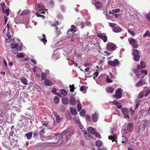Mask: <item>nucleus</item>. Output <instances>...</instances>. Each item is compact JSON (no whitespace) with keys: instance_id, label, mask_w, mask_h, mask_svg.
<instances>
[{"instance_id":"53","label":"nucleus","mask_w":150,"mask_h":150,"mask_svg":"<svg viewBox=\"0 0 150 150\" xmlns=\"http://www.w3.org/2000/svg\"><path fill=\"white\" fill-rule=\"evenodd\" d=\"M136 76L138 78H143L144 77L141 74H136Z\"/></svg>"},{"instance_id":"49","label":"nucleus","mask_w":150,"mask_h":150,"mask_svg":"<svg viewBox=\"0 0 150 150\" xmlns=\"http://www.w3.org/2000/svg\"><path fill=\"white\" fill-rule=\"evenodd\" d=\"M11 51L14 54H16L18 51L17 48L11 49Z\"/></svg>"},{"instance_id":"30","label":"nucleus","mask_w":150,"mask_h":150,"mask_svg":"<svg viewBox=\"0 0 150 150\" xmlns=\"http://www.w3.org/2000/svg\"><path fill=\"white\" fill-rule=\"evenodd\" d=\"M18 45L17 43H13L11 45V49L16 48L18 46Z\"/></svg>"},{"instance_id":"58","label":"nucleus","mask_w":150,"mask_h":150,"mask_svg":"<svg viewBox=\"0 0 150 150\" xmlns=\"http://www.w3.org/2000/svg\"><path fill=\"white\" fill-rule=\"evenodd\" d=\"M141 73L143 74H145V75H146L147 74V71L145 70H143L141 71Z\"/></svg>"},{"instance_id":"26","label":"nucleus","mask_w":150,"mask_h":150,"mask_svg":"<svg viewBox=\"0 0 150 150\" xmlns=\"http://www.w3.org/2000/svg\"><path fill=\"white\" fill-rule=\"evenodd\" d=\"M29 10H25L23 11L21 13V14L24 16L25 15H28L30 13Z\"/></svg>"},{"instance_id":"3","label":"nucleus","mask_w":150,"mask_h":150,"mask_svg":"<svg viewBox=\"0 0 150 150\" xmlns=\"http://www.w3.org/2000/svg\"><path fill=\"white\" fill-rule=\"evenodd\" d=\"M133 51L134 60L136 61H138L140 58V56L139 54V51L137 50H133Z\"/></svg>"},{"instance_id":"6","label":"nucleus","mask_w":150,"mask_h":150,"mask_svg":"<svg viewBox=\"0 0 150 150\" xmlns=\"http://www.w3.org/2000/svg\"><path fill=\"white\" fill-rule=\"evenodd\" d=\"M96 36L101 38L105 42H106L108 40L107 37L104 33L97 34L96 35Z\"/></svg>"},{"instance_id":"52","label":"nucleus","mask_w":150,"mask_h":150,"mask_svg":"<svg viewBox=\"0 0 150 150\" xmlns=\"http://www.w3.org/2000/svg\"><path fill=\"white\" fill-rule=\"evenodd\" d=\"M5 6V5L4 3L2 4L1 6L2 8V11L4 13H5V10L4 8V7Z\"/></svg>"},{"instance_id":"60","label":"nucleus","mask_w":150,"mask_h":150,"mask_svg":"<svg viewBox=\"0 0 150 150\" xmlns=\"http://www.w3.org/2000/svg\"><path fill=\"white\" fill-rule=\"evenodd\" d=\"M56 91H57V90L56 89V88H53V89H52V91H51V92H52V93H57L56 92Z\"/></svg>"},{"instance_id":"27","label":"nucleus","mask_w":150,"mask_h":150,"mask_svg":"<svg viewBox=\"0 0 150 150\" xmlns=\"http://www.w3.org/2000/svg\"><path fill=\"white\" fill-rule=\"evenodd\" d=\"M148 36L150 37V32L149 30H147L143 36V38H145Z\"/></svg>"},{"instance_id":"11","label":"nucleus","mask_w":150,"mask_h":150,"mask_svg":"<svg viewBox=\"0 0 150 150\" xmlns=\"http://www.w3.org/2000/svg\"><path fill=\"white\" fill-rule=\"evenodd\" d=\"M95 5L97 9H99L102 8V4L101 2L99 1H96Z\"/></svg>"},{"instance_id":"19","label":"nucleus","mask_w":150,"mask_h":150,"mask_svg":"<svg viewBox=\"0 0 150 150\" xmlns=\"http://www.w3.org/2000/svg\"><path fill=\"white\" fill-rule=\"evenodd\" d=\"M69 103L72 105H74L76 104V101L74 97H71Z\"/></svg>"},{"instance_id":"46","label":"nucleus","mask_w":150,"mask_h":150,"mask_svg":"<svg viewBox=\"0 0 150 150\" xmlns=\"http://www.w3.org/2000/svg\"><path fill=\"white\" fill-rule=\"evenodd\" d=\"M9 8H7V9H6L5 10V13L6 15L7 16H8L9 15Z\"/></svg>"},{"instance_id":"37","label":"nucleus","mask_w":150,"mask_h":150,"mask_svg":"<svg viewBox=\"0 0 150 150\" xmlns=\"http://www.w3.org/2000/svg\"><path fill=\"white\" fill-rule=\"evenodd\" d=\"M17 57L19 58H23L24 57V55L22 53H18L17 54Z\"/></svg>"},{"instance_id":"10","label":"nucleus","mask_w":150,"mask_h":150,"mask_svg":"<svg viewBox=\"0 0 150 150\" xmlns=\"http://www.w3.org/2000/svg\"><path fill=\"white\" fill-rule=\"evenodd\" d=\"M143 91L144 93H145L144 96L146 97L150 93V89L147 86L144 88Z\"/></svg>"},{"instance_id":"25","label":"nucleus","mask_w":150,"mask_h":150,"mask_svg":"<svg viewBox=\"0 0 150 150\" xmlns=\"http://www.w3.org/2000/svg\"><path fill=\"white\" fill-rule=\"evenodd\" d=\"M74 121L76 123H78L79 125V126H80L81 124V122L80 120L78 119V117H74Z\"/></svg>"},{"instance_id":"1","label":"nucleus","mask_w":150,"mask_h":150,"mask_svg":"<svg viewBox=\"0 0 150 150\" xmlns=\"http://www.w3.org/2000/svg\"><path fill=\"white\" fill-rule=\"evenodd\" d=\"M128 41L129 44L132 46L134 48H137L138 47V41L135 39L129 38L128 39Z\"/></svg>"},{"instance_id":"35","label":"nucleus","mask_w":150,"mask_h":150,"mask_svg":"<svg viewBox=\"0 0 150 150\" xmlns=\"http://www.w3.org/2000/svg\"><path fill=\"white\" fill-rule=\"evenodd\" d=\"M79 114L81 116H84L86 114L85 111L84 109H82L79 113Z\"/></svg>"},{"instance_id":"15","label":"nucleus","mask_w":150,"mask_h":150,"mask_svg":"<svg viewBox=\"0 0 150 150\" xmlns=\"http://www.w3.org/2000/svg\"><path fill=\"white\" fill-rule=\"evenodd\" d=\"M121 110L123 114L129 117V111L127 108H122Z\"/></svg>"},{"instance_id":"40","label":"nucleus","mask_w":150,"mask_h":150,"mask_svg":"<svg viewBox=\"0 0 150 150\" xmlns=\"http://www.w3.org/2000/svg\"><path fill=\"white\" fill-rule=\"evenodd\" d=\"M145 16L147 19L150 22V11L148 14L145 15Z\"/></svg>"},{"instance_id":"48","label":"nucleus","mask_w":150,"mask_h":150,"mask_svg":"<svg viewBox=\"0 0 150 150\" xmlns=\"http://www.w3.org/2000/svg\"><path fill=\"white\" fill-rule=\"evenodd\" d=\"M95 136L96 137H98L99 139L101 138V136L100 135V134L99 133L95 132Z\"/></svg>"},{"instance_id":"7","label":"nucleus","mask_w":150,"mask_h":150,"mask_svg":"<svg viewBox=\"0 0 150 150\" xmlns=\"http://www.w3.org/2000/svg\"><path fill=\"white\" fill-rule=\"evenodd\" d=\"M119 62L117 59H115L114 61H109L108 62V63L110 65L112 66H115L116 65H118Z\"/></svg>"},{"instance_id":"50","label":"nucleus","mask_w":150,"mask_h":150,"mask_svg":"<svg viewBox=\"0 0 150 150\" xmlns=\"http://www.w3.org/2000/svg\"><path fill=\"white\" fill-rule=\"evenodd\" d=\"M77 109L79 111L81 109L82 106L81 104H79L77 105Z\"/></svg>"},{"instance_id":"5","label":"nucleus","mask_w":150,"mask_h":150,"mask_svg":"<svg viewBox=\"0 0 150 150\" xmlns=\"http://www.w3.org/2000/svg\"><path fill=\"white\" fill-rule=\"evenodd\" d=\"M122 89L120 88L118 89L115 92V94L114 95L113 97L117 98H120L122 97V93L121 92Z\"/></svg>"},{"instance_id":"41","label":"nucleus","mask_w":150,"mask_h":150,"mask_svg":"<svg viewBox=\"0 0 150 150\" xmlns=\"http://www.w3.org/2000/svg\"><path fill=\"white\" fill-rule=\"evenodd\" d=\"M120 11V10L119 8H117L116 9H113L112 10V14L118 12H119Z\"/></svg>"},{"instance_id":"4","label":"nucleus","mask_w":150,"mask_h":150,"mask_svg":"<svg viewBox=\"0 0 150 150\" xmlns=\"http://www.w3.org/2000/svg\"><path fill=\"white\" fill-rule=\"evenodd\" d=\"M107 49L110 51H112L115 50L116 46L112 43H108L107 45Z\"/></svg>"},{"instance_id":"44","label":"nucleus","mask_w":150,"mask_h":150,"mask_svg":"<svg viewBox=\"0 0 150 150\" xmlns=\"http://www.w3.org/2000/svg\"><path fill=\"white\" fill-rule=\"evenodd\" d=\"M141 67L143 68H145L146 67V64L143 61H142L141 64Z\"/></svg>"},{"instance_id":"23","label":"nucleus","mask_w":150,"mask_h":150,"mask_svg":"<svg viewBox=\"0 0 150 150\" xmlns=\"http://www.w3.org/2000/svg\"><path fill=\"white\" fill-rule=\"evenodd\" d=\"M62 103L64 104H67L69 103V100L68 98L66 97L62 98Z\"/></svg>"},{"instance_id":"45","label":"nucleus","mask_w":150,"mask_h":150,"mask_svg":"<svg viewBox=\"0 0 150 150\" xmlns=\"http://www.w3.org/2000/svg\"><path fill=\"white\" fill-rule=\"evenodd\" d=\"M91 64L89 63L85 62L84 64V66L85 67H89L91 66Z\"/></svg>"},{"instance_id":"24","label":"nucleus","mask_w":150,"mask_h":150,"mask_svg":"<svg viewBox=\"0 0 150 150\" xmlns=\"http://www.w3.org/2000/svg\"><path fill=\"white\" fill-rule=\"evenodd\" d=\"M122 137L123 138H124L123 139L122 142V143H125V144H126L128 142L127 137L124 135L122 136Z\"/></svg>"},{"instance_id":"2","label":"nucleus","mask_w":150,"mask_h":150,"mask_svg":"<svg viewBox=\"0 0 150 150\" xmlns=\"http://www.w3.org/2000/svg\"><path fill=\"white\" fill-rule=\"evenodd\" d=\"M42 4V3H41L36 4L35 6V8L37 11H40V13L44 14V9L45 7Z\"/></svg>"},{"instance_id":"16","label":"nucleus","mask_w":150,"mask_h":150,"mask_svg":"<svg viewBox=\"0 0 150 150\" xmlns=\"http://www.w3.org/2000/svg\"><path fill=\"white\" fill-rule=\"evenodd\" d=\"M88 131L89 133L93 135L95 133V132L94 129L91 127H89L88 128Z\"/></svg>"},{"instance_id":"47","label":"nucleus","mask_w":150,"mask_h":150,"mask_svg":"<svg viewBox=\"0 0 150 150\" xmlns=\"http://www.w3.org/2000/svg\"><path fill=\"white\" fill-rule=\"evenodd\" d=\"M56 119L57 121L60 122L61 120V118L59 117V115L56 116Z\"/></svg>"},{"instance_id":"36","label":"nucleus","mask_w":150,"mask_h":150,"mask_svg":"<svg viewBox=\"0 0 150 150\" xmlns=\"http://www.w3.org/2000/svg\"><path fill=\"white\" fill-rule=\"evenodd\" d=\"M144 91H142L140 93H139L138 95V98H142L143 97L144 95Z\"/></svg>"},{"instance_id":"62","label":"nucleus","mask_w":150,"mask_h":150,"mask_svg":"<svg viewBox=\"0 0 150 150\" xmlns=\"http://www.w3.org/2000/svg\"><path fill=\"white\" fill-rule=\"evenodd\" d=\"M8 38L6 39V42L7 43H10L11 42V40L10 38Z\"/></svg>"},{"instance_id":"42","label":"nucleus","mask_w":150,"mask_h":150,"mask_svg":"<svg viewBox=\"0 0 150 150\" xmlns=\"http://www.w3.org/2000/svg\"><path fill=\"white\" fill-rule=\"evenodd\" d=\"M128 32L132 36H134L135 35V34L134 33L133 31H131L130 30H128Z\"/></svg>"},{"instance_id":"8","label":"nucleus","mask_w":150,"mask_h":150,"mask_svg":"<svg viewBox=\"0 0 150 150\" xmlns=\"http://www.w3.org/2000/svg\"><path fill=\"white\" fill-rule=\"evenodd\" d=\"M134 123L132 122L129 123L127 125V130L129 132H132L133 130Z\"/></svg>"},{"instance_id":"9","label":"nucleus","mask_w":150,"mask_h":150,"mask_svg":"<svg viewBox=\"0 0 150 150\" xmlns=\"http://www.w3.org/2000/svg\"><path fill=\"white\" fill-rule=\"evenodd\" d=\"M98 118V115L96 113H95L92 115V119L93 122H96Z\"/></svg>"},{"instance_id":"64","label":"nucleus","mask_w":150,"mask_h":150,"mask_svg":"<svg viewBox=\"0 0 150 150\" xmlns=\"http://www.w3.org/2000/svg\"><path fill=\"white\" fill-rule=\"evenodd\" d=\"M113 103L116 105L117 104H119V103H118L116 100H114L113 101Z\"/></svg>"},{"instance_id":"29","label":"nucleus","mask_w":150,"mask_h":150,"mask_svg":"<svg viewBox=\"0 0 150 150\" xmlns=\"http://www.w3.org/2000/svg\"><path fill=\"white\" fill-rule=\"evenodd\" d=\"M55 30L54 32L56 35L57 36L59 35L61 33V32L59 30L58 27H55Z\"/></svg>"},{"instance_id":"31","label":"nucleus","mask_w":150,"mask_h":150,"mask_svg":"<svg viewBox=\"0 0 150 150\" xmlns=\"http://www.w3.org/2000/svg\"><path fill=\"white\" fill-rule=\"evenodd\" d=\"M114 89L112 87H109L107 90V91L108 92L112 93L114 91Z\"/></svg>"},{"instance_id":"20","label":"nucleus","mask_w":150,"mask_h":150,"mask_svg":"<svg viewBox=\"0 0 150 150\" xmlns=\"http://www.w3.org/2000/svg\"><path fill=\"white\" fill-rule=\"evenodd\" d=\"M33 132H29L28 133H26L25 134V136L26 137L27 139H31L32 136Z\"/></svg>"},{"instance_id":"18","label":"nucleus","mask_w":150,"mask_h":150,"mask_svg":"<svg viewBox=\"0 0 150 150\" xmlns=\"http://www.w3.org/2000/svg\"><path fill=\"white\" fill-rule=\"evenodd\" d=\"M44 84L45 86H52V83L50 81L46 79L44 81Z\"/></svg>"},{"instance_id":"14","label":"nucleus","mask_w":150,"mask_h":150,"mask_svg":"<svg viewBox=\"0 0 150 150\" xmlns=\"http://www.w3.org/2000/svg\"><path fill=\"white\" fill-rule=\"evenodd\" d=\"M71 28L70 29H69L67 32V34L68 35H69L70 33H69V32H71L74 31V32H75L76 31V28L75 27V26L74 25H71Z\"/></svg>"},{"instance_id":"38","label":"nucleus","mask_w":150,"mask_h":150,"mask_svg":"<svg viewBox=\"0 0 150 150\" xmlns=\"http://www.w3.org/2000/svg\"><path fill=\"white\" fill-rule=\"evenodd\" d=\"M61 93L64 96H66L67 95V93L66 90L64 89H62L61 91Z\"/></svg>"},{"instance_id":"12","label":"nucleus","mask_w":150,"mask_h":150,"mask_svg":"<svg viewBox=\"0 0 150 150\" xmlns=\"http://www.w3.org/2000/svg\"><path fill=\"white\" fill-rule=\"evenodd\" d=\"M145 84V81L144 79L140 80L136 84L135 86L137 87H139L140 86H142L143 85Z\"/></svg>"},{"instance_id":"22","label":"nucleus","mask_w":150,"mask_h":150,"mask_svg":"<svg viewBox=\"0 0 150 150\" xmlns=\"http://www.w3.org/2000/svg\"><path fill=\"white\" fill-rule=\"evenodd\" d=\"M43 38H42L40 40V41L42 42L45 45L46 43L47 42V40H46V38L45 35L44 34H42Z\"/></svg>"},{"instance_id":"51","label":"nucleus","mask_w":150,"mask_h":150,"mask_svg":"<svg viewBox=\"0 0 150 150\" xmlns=\"http://www.w3.org/2000/svg\"><path fill=\"white\" fill-rule=\"evenodd\" d=\"M85 88L86 87L85 86H82L81 87L80 90L81 91L83 92L85 90Z\"/></svg>"},{"instance_id":"33","label":"nucleus","mask_w":150,"mask_h":150,"mask_svg":"<svg viewBox=\"0 0 150 150\" xmlns=\"http://www.w3.org/2000/svg\"><path fill=\"white\" fill-rule=\"evenodd\" d=\"M59 98L57 96H55L54 98V101L55 103L56 104H58L59 102Z\"/></svg>"},{"instance_id":"59","label":"nucleus","mask_w":150,"mask_h":150,"mask_svg":"<svg viewBox=\"0 0 150 150\" xmlns=\"http://www.w3.org/2000/svg\"><path fill=\"white\" fill-rule=\"evenodd\" d=\"M36 15L38 17H44V16L40 15V13H36Z\"/></svg>"},{"instance_id":"13","label":"nucleus","mask_w":150,"mask_h":150,"mask_svg":"<svg viewBox=\"0 0 150 150\" xmlns=\"http://www.w3.org/2000/svg\"><path fill=\"white\" fill-rule=\"evenodd\" d=\"M112 30L115 33H118L121 32L122 30L120 27L115 26L113 28Z\"/></svg>"},{"instance_id":"54","label":"nucleus","mask_w":150,"mask_h":150,"mask_svg":"<svg viewBox=\"0 0 150 150\" xmlns=\"http://www.w3.org/2000/svg\"><path fill=\"white\" fill-rule=\"evenodd\" d=\"M80 25L81 26V28L82 29H83L85 26V23L83 22H81L80 23Z\"/></svg>"},{"instance_id":"55","label":"nucleus","mask_w":150,"mask_h":150,"mask_svg":"<svg viewBox=\"0 0 150 150\" xmlns=\"http://www.w3.org/2000/svg\"><path fill=\"white\" fill-rule=\"evenodd\" d=\"M116 106L117 108L118 109H122V106L120 103H119V104H118L116 105Z\"/></svg>"},{"instance_id":"61","label":"nucleus","mask_w":150,"mask_h":150,"mask_svg":"<svg viewBox=\"0 0 150 150\" xmlns=\"http://www.w3.org/2000/svg\"><path fill=\"white\" fill-rule=\"evenodd\" d=\"M109 24H110V26L111 27H115V23H109Z\"/></svg>"},{"instance_id":"17","label":"nucleus","mask_w":150,"mask_h":150,"mask_svg":"<svg viewBox=\"0 0 150 150\" xmlns=\"http://www.w3.org/2000/svg\"><path fill=\"white\" fill-rule=\"evenodd\" d=\"M20 80L24 84L27 85L28 84V81L27 79L24 77H22L20 79Z\"/></svg>"},{"instance_id":"56","label":"nucleus","mask_w":150,"mask_h":150,"mask_svg":"<svg viewBox=\"0 0 150 150\" xmlns=\"http://www.w3.org/2000/svg\"><path fill=\"white\" fill-rule=\"evenodd\" d=\"M133 71L134 73L136 74H138V73L139 72V71L138 70H137L136 69H133Z\"/></svg>"},{"instance_id":"32","label":"nucleus","mask_w":150,"mask_h":150,"mask_svg":"<svg viewBox=\"0 0 150 150\" xmlns=\"http://www.w3.org/2000/svg\"><path fill=\"white\" fill-rule=\"evenodd\" d=\"M96 145L98 147H100L102 145V142L99 140H97L96 142Z\"/></svg>"},{"instance_id":"63","label":"nucleus","mask_w":150,"mask_h":150,"mask_svg":"<svg viewBox=\"0 0 150 150\" xmlns=\"http://www.w3.org/2000/svg\"><path fill=\"white\" fill-rule=\"evenodd\" d=\"M94 74L95 75V76H93V79H95V77H97V76H98V72H96L95 73V74Z\"/></svg>"},{"instance_id":"21","label":"nucleus","mask_w":150,"mask_h":150,"mask_svg":"<svg viewBox=\"0 0 150 150\" xmlns=\"http://www.w3.org/2000/svg\"><path fill=\"white\" fill-rule=\"evenodd\" d=\"M117 138V136L115 134H114L112 136H109L108 139L110 140H112V142H114Z\"/></svg>"},{"instance_id":"34","label":"nucleus","mask_w":150,"mask_h":150,"mask_svg":"<svg viewBox=\"0 0 150 150\" xmlns=\"http://www.w3.org/2000/svg\"><path fill=\"white\" fill-rule=\"evenodd\" d=\"M69 88H70V90L71 92H73L74 90L75 89V88L74 86V84H72V85H69Z\"/></svg>"},{"instance_id":"28","label":"nucleus","mask_w":150,"mask_h":150,"mask_svg":"<svg viewBox=\"0 0 150 150\" xmlns=\"http://www.w3.org/2000/svg\"><path fill=\"white\" fill-rule=\"evenodd\" d=\"M70 110L71 112L72 115H75L77 114V112L75 109L71 108H70Z\"/></svg>"},{"instance_id":"57","label":"nucleus","mask_w":150,"mask_h":150,"mask_svg":"<svg viewBox=\"0 0 150 150\" xmlns=\"http://www.w3.org/2000/svg\"><path fill=\"white\" fill-rule=\"evenodd\" d=\"M7 36L8 38H12L13 37V35L12 34H10V33L8 32L7 35Z\"/></svg>"},{"instance_id":"39","label":"nucleus","mask_w":150,"mask_h":150,"mask_svg":"<svg viewBox=\"0 0 150 150\" xmlns=\"http://www.w3.org/2000/svg\"><path fill=\"white\" fill-rule=\"evenodd\" d=\"M46 74L45 73H42L41 75V79L42 80H44L46 78Z\"/></svg>"},{"instance_id":"43","label":"nucleus","mask_w":150,"mask_h":150,"mask_svg":"<svg viewBox=\"0 0 150 150\" xmlns=\"http://www.w3.org/2000/svg\"><path fill=\"white\" fill-rule=\"evenodd\" d=\"M106 81L107 83H110L112 82L113 81L110 79L108 76H107V78L106 79Z\"/></svg>"}]
</instances>
